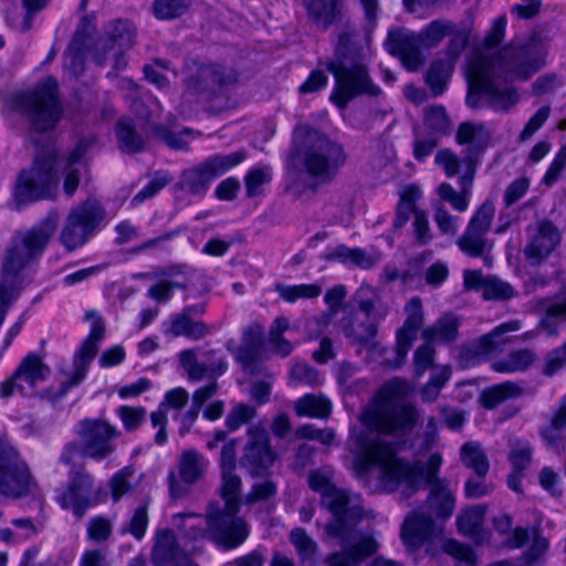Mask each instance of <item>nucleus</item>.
Listing matches in <instances>:
<instances>
[{"mask_svg": "<svg viewBox=\"0 0 566 566\" xmlns=\"http://www.w3.org/2000/svg\"><path fill=\"white\" fill-rule=\"evenodd\" d=\"M409 385L394 378L385 382L359 415L361 429H353L349 441L354 453L356 476L370 484L377 479V489L391 493L401 491L410 496L418 488L424 469L420 461L408 462L397 455L398 443L387 437L408 434L419 420L416 406L407 400Z\"/></svg>", "mask_w": 566, "mask_h": 566, "instance_id": "obj_1", "label": "nucleus"}, {"mask_svg": "<svg viewBox=\"0 0 566 566\" xmlns=\"http://www.w3.org/2000/svg\"><path fill=\"white\" fill-rule=\"evenodd\" d=\"M505 27L506 19L496 18L483 48L475 50L468 62L467 104L470 107H478L483 99L495 111H507L517 102L516 92L507 81L514 77L526 80L542 65L538 60L530 61L524 49L505 48L496 54L493 52L504 38Z\"/></svg>", "mask_w": 566, "mask_h": 566, "instance_id": "obj_2", "label": "nucleus"}, {"mask_svg": "<svg viewBox=\"0 0 566 566\" xmlns=\"http://www.w3.org/2000/svg\"><path fill=\"white\" fill-rule=\"evenodd\" d=\"M333 471L324 468L314 470L308 475L310 488L321 494L322 503L333 515V521L325 527L327 537L336 539L342 552L334 553L327 559L328 566H357L373 555L377 542L361 534L355 525L364 517L363 499L359 494L336 488Z\"/></svg>", "mask_w": 566, "mask_h": 566, "instance_id": "obj_3", "label": "nucleus"}, {"mask_svg": "<svg viewBox=\"0 0 566 566\" xmlns=\"http://www.w3.org/2000/svg\"><path fill=\"white\" fill-rule=\"evenodd\" d=\"M241 479L234 471L222 472L221 496L223 505L211 503L206 513V527L201 517L189 513L174 516V524L185 532V536L197 541L208 535L218 545L231 549L240 546L249 536L247 522L237 516Z\"/></svg>", "mask_w": 566, "mask_h": 566, "instance_id": "obj_4", "label": "nucleus"}, {"mask_svg": "<svg viewBox=\"0 0 566 566\" xmlns=\"http://www.w3.org/2000/svg\"><path fill=\"white\" fill-rule=\"evenodd\" d=\"M91 143V139L82 138L67 158L59 160L55 153L49 151L36 157L30 168L21 170L13 191L17 208L53 198L59 185L57 167L63 168L64 192L74 195L83 168L82 159Z\"/></svg>", "mask_w": 566, "mask_h": 566, "instance_id": "obj_5", "label": "nucleus"}, {"mask_svg": "<svg viewBox=\"0 0 566 566\" xmlns=\"http://www.w3.org/2000/svg\"><path fill=\"white\" fill-rule=\"evenodd\" d=\"M343 147L311 129L300 125L293 136L291 165L307 174L316 182L331 181L345 164Z\"/></svg>", "mask_w": 566, "mask_h": 566, "instance_id": "obj_6", "label": "nucleus"}, {"mask_svg": "<svg viewBox=\"0 0 566 566\" xmlns=\"http://www.w3.org/2000/svg\"><path fill=\"white\" fill-rule=\"evenodd\" d=\"M350 42V35L342 33L335 50L336 59L326 64L327 70L334 75L336 87L331 95V99L340 108L358 94H369L376 96L380 90L371 83L366 67L361 63H353L350 66L345 64V54Z\"/></svg>", "mask_w": 566, "mask_h": 566, "instance_id": "obj_7", "label": "nucleus"}, {"mask_svg": "<svg viewBox=\"0 0 566 566\" xmlns=\"http://www.w3.org/2000/svg\"><path fill=\"white\" fill-rule=\"evenodd\" d=\"M56 92L57 82L50 76L33 91L17 96V108L28 116L35 130L52 129L60 120L62 107Z\"/></svg>", "mask_w": 566, "mask_h": 566, "instance_id": "obj_8", "label": "nucleus"}, {"mask_svg": "<svg viewBox=\"0 0 566 566\" xmlns=\"http://www.w3.org/2000/svg\"><path fill=\"white\" fill-rule=\"evenodd\" d=\"M354 301L366 321L357 325L344 324L343 332L347 337L359 343H367L375 338L378 325L389 314L390 305L377 289L365 283L355 292Z\"/></svg>", "mask_w": 566, "mask_h": 566, "instance_id": "obj_9", "label": "nucleus"}, {"mask_svg": "<svg viewBox=\"0 0 566 566\" xmlns=\"http://www.w3.org/2000/svg\"><path fill=\"white\" fill-rule=\"evenodd\" d=\"M245 157L247 155L242 150L210 156L200 164L184 170L179 181L180 189L195 196H203L213 180L240 165Z\"/></svg>", "mask_w": 566, "mask_h": 566, "instance_id": "obj_10", "label": "nucleus"}, {"mask_svg": "<svg viewBox=\"0 0 566 566\" xmlns=\"http://www.w3.org/2000/svg\"><path fill=\"white\" fill-rule=\"evenodd\" d=\"M104 217L101 205L88 199L72 208L60 233V242L67 251L83 247Z\"/></svg>", "mask_w": 566, "mask_h": 566, "instance_id": "obj_11", "label": "nucleus"}, {"mask_svg": "<svg viewBox=\"0 0 566 566\" xmlns=\"http://www.w3.org/2000/svg\"><path fill=\"white\" fill-rule=\"evenodd\" d=\"M33 486L35 482L18 450L10 442L0 440V494L21 497Z\"/></svg>", "mask_w": 566, "mask_h": 566, "instance_id": "obj_12", "label": "nucleus"}, {"mask_svg": "<svg viewBox=\"0 0 566 566\" xmlns=\"http://www.w3.org/2000/svg\"><path fill=\"white\" fill-rule=\"evenodd\" d=\"M135 36L136 30L130 22L124 20L111 22L103 38L96 43L94 56L96 62L101 65L112 62L114 69H124L127 64L125 52L134 45Z\"/></svg>", "mask_w": 566, "mask_h": 566, "instance_id": "obj_13", "label": "nucleus"}, {"mask_svg": "<svg viewBox=\"0 0 566 566\" xmlns=\"http://www.w3.org/2000/svg\"><path fill=\"white\" fill-rule=\"evenodd\" d=\"M103 497L102 485L95 488L93 475L81 469L70 472L69 485L59 501L63 509L81 517L90 507L102 502Z\"/></svg>", "mask_w": 566, "mask_h": 566, "instance_id": "obj_14", "label": "nucleus"}, {"mask_svg": "<svg viewBox=\"0 0 566 566\" xmlns=\"http://www.w3.org/2000/svg\"><path fill=\"white\" fill-rule=\"evenodd\" d=\"M77 434L84 446V457L102 461L115 451L114 440L119 431L105 421L85 419L77 424Z\"/></svg>", "mask_w": 566, "mask_h": 566, "instance_id": "obj_15", "label": "nucleus"}, {"mask_svg": "<svg viewBox=\"0 0 566 566\" xmlns=\"http://www.w3.org/2000/svg\"><path fill=\"white\" fill-rule=\"evenodd\" d=\"M522 328L518 319L504 322L493 328L490 333L464 344L460 350L459 358L464 366H472L488 359L491 355L501 350L509 339L503 336L507 333L517 332Z\"/></svg>", "mask_w": 566, "mask_h": 566, "instance_id": "obj_16", "label": "nucleus"}, {"mask_svg": "<svg viewBox=\"0 0 566 566\" xmlns=\"http://www.w3.org/2000/svg\"><path fill=\"white\" fill-rule=\"evenodd\" d=\"M85 317L92 323L91 331L74 355L72 373L67 374L66 379L62 382L64 392L77 386L86 377L88 366L94 359L98 345L104 337L105 325L102 318L95 312H87Z\"/></svg>", "mask_w": 566, "mask_h": 566, "instance_id": "obj_17", "label": "nucleus"}, {"mask_svg": "<svg viewBox=\"0 0 566 566\" xmlns=\"http://www.w3.org/2000/svg\"><path fill=\"white\" fill-rule=\"evenodd\" d=\"M49 373L50 369L42 359L38 355L30 354L21 361L12 377L1 384L0 394L3 398L10 397L14 391L30 396Z\"/></svg>", "mask_w": 566, "mask_h": 566, "instance_id": "obj_18", "label": "nucleus"}, {"mask_svg": "<svg viewBox=\"0 0 566 566\" xmlns=\"http://www.w3.org/2000/svg\"><path fill=\"white\" fill-rule=\"evenodd\" d=\"M248 443L242 457L244 465L252 475H261L275 461V453L270 447L266 429L262 424H254L248 429Z\"/></svg>", "mask_w": 566, "mask_h": 566, "instance_id": "obj_19", "label": "nucleus"}, {"mask_svg": "<svg viewBox=\"0 0 566 566\" xmlns=\"http://www.w3.org/2000/svg\"><path fill=\"white\" fill-rule=\"evenodd\" d=\"M386 46L388 52L398 56L409 71L418 70L424 62L420 35L411 30L398 28L389 31Z\"/></svg>", "mask_w": 566, "mask_h": 566, "instance_id": "obj_20", "label": "nucleus"}, {"mask_svg": "<svg viewBox=\"0 0 566 566\" xmlns=\"http://www.w3.org/2000/svg\"><path fill=\"white\" fill-rule=\"evenodd\" d=\"M405 312L407 317L402 327L397 332L396 367L400 366L405 361L412 343L416 339L417 332L423 323L421 300L419 297H412L409 300L405 306Z\"/></svg>", "mask_w": 566, "mask_h": 566, "instance_id": "obj_21", "label": "nucleus"}, {"mask_svg": "<svg viewBox=\"0 0 566 566\" xmlns=\"http://www.w3.org/2000/svg\"><path fill=\"white\" fill-rule=\"evenodd\" d=\"M530 241L525 247V255L531 263H539L546 259L559 243L558 230L548 221H541L528 229Z\"/></svg>", "mask_w": 566, "mask_h": 566, "instance_id": "obj_22", "label": "nucleus"}, {"mask_svg": "<svg viewBox=\"0 0 566 566\" xmlns=\"http://www.w3.org/2000/svg\"><path fill=\"white\" fill-rule=\"evenodd\" d=\"M233 81H235V74L232 70H226L218 64H202L187 78L186 85L188 93L199 94L212 92Z\"/></svg>", "mask_w": 566, "mask_h": 566, "instance_id": "obj_23", "label": "nucleus"}, {"mask_svg": "<svg viewBox=\"0 0 566 566\" xmlns=\"http://www.w3.org/2000/svg\"><path fill=\"white\" fill-rule=\"evenodd\" d=\"M196 552V546L184 544L180 547V542H177L172 532L164 530L157 533L156 542L153 548L151 559L157 566L167 564H180L185 558H189L190 554Z\"/></svg>", "mask_w": 566, "mask_h": 566, "instance_id": "obj_24", "label": "nucleus"}, {"mask_svg": "<svg viewBox=\"0 0 566 566\" xmlns=\"http://www.w3.org/2000/svg\"><path fill=\"white\" fill-rule=\"evenodd\" d=\"M434 531L431 517L415 511L405 520L400 536L409 549H417L434 535Z\"/></svg>", "mask_w": 566, "mask_h": 566, "instance_id": "obj_25", "label": "nucleus"}, {"mask_svg": "<svg viewBox=\"0 0 566 566\" xmlns=\"http://www.w3.org/2000/svg\"><path fill=\"white\" fill-rule=\"evenodd\" d=\"M192 312L201 313V306L186 307L180 314L172 316L169 323L164 326V333L172 337H187L191 340H198L209 334V327L201 321H193L190 315Z\"/></svg>", "mask_w": 566, "mask_h": 566, "instance_id": "obj_26", "label": "nucleus"}, {"mask_svg": "<svg viewBox=\"0 0 566 566\" xmlns=\"http://www.w3.org/2000/svg\"><path fill=\"white\" fill-rule=\"evenodd\" d=\"M457 142L460 145H468L465 160L473 161L474 156L486 149L490 142V133L483 124L465 122L457 132Z\"/></svg>", "mask_w": 566, "mask_h": 566, "instance_id": "obj_27", "label": "nucleus"}, {"mask_svg": "<svg viewBox=\"0 0 566 566\" xmlns=\"http://www.w3.org/2000/svg\"><path fill=\"white\" fill-rule=\"evenodd\" d=\"M179 360L191 381H199L206 376H220L224 374L228 368L223 359L212 360L210 364L199 361L195 349L182 350L179 354Z\"/></svg>", "mask_w": 566, "mask_h": 566, "instance_id": "obj_28", "label": "nucleus"}, {"mask_svg": "<svg viewBox=\"0 0 566 566\" xmlns=\"http://www.w3.org/2000/svg\"><path fill=\"white\" fill-rule=\"evenodd\" d=\"M304 4L313 23L326 30L340 18L344 0H304Z\"/></svg>", "mask_w": 566, "mask_h": 566, "instance_id": "obj_29", "label": "nucleus"}, {"mask_svg": "<svg viewBox=\"0 0 566 566\" xmlns=\"http://www.w3.org/2000/svg\"><path fill=\"white\" fill-rule=\"evenodd\" d=\"M428 504L439 518H449L455 506L454 492L444 480H434L430 485Z\"/></svg>", "mask_w": 566, "mask_h": 566, "instance_id": "obj_30", "label": "nucleus"}, {"mask_svg": "<svg viewBox=\"0 0 566 566\" xmlns=\"http://www.w3.org/2000/svg\"><path fill=\"white\" fill-rule=\"evenodd\" d=\"M537 359L534 350L528 348L515 349L506 356L492 361L491 368L496 373L515 374L527 370Z\"/></svg>", "mask_w": 566, "mask_h": 566, "instance_id": "obj_31", "label": "nucleus"}, {"mask_svg": "<svg viewBox=\"0 0 566 566\" xmlns=\"http://www.w3.org/2000/svg\"><path fill=\"white\" fill-rule=\"evenodd\" d=\"M208 464V460L197 450H185L178 461L180 480L186 484L196 483L203 476Z\"/></svg>", "mask_w": 566, "mask_h": 566, "instance_id": "obj_32", "label": "nucleus"}, {"mask_svg": "<svg viewBox=\"0 0 566 566\" xmlns=\"http://www.w3.org/2000/svg\"><path fill=\"white\" fill-rule=\"evenodd\" d=\"M486 513L485 505H474L462 511L457 518L459 532L478 543L484 541L483 521Z\"/></svg>", "mask_w": 566, "mask_h": 566, "instance_id": "obj_33", "label": "nucleus"}, {"mask_svg": "<svg viewBox=\"0 0 566 566\" xmlns=\"http://www.w3.org/2000/svg\"><path fill=\"white\" fill-rule=\"evenodd\" d=\"M459 326L458 317L452 314H446L437 319L432 326L423 329L422 337L430 344L450 343L458 337Z\"/></svg>", "mask_w": 566, "mask_h": 566, "instance_id": "obj_34", "label": "nucleus"}, {"mask_svg": "<svg viewBox=\"0 0 566 566\" xmlns=\"http://www.w3.org/2000/svg\"><path fill=\"white\" fill-rule=\"evenodd\" d=\"M93 30L92 22L88 19H83L78 24L74 39L66 52V67L74 74L78 75L82 73L84 67L83 54L81 52L82 46L84 45L85 38Z\"/></svg>", "mask_w": 566, "mask_h": 566, "instance_id": "obj_35", "label": "nucleus"}, {"mask_svg": "<svg viewBox=\"0 0 566 566\" xmlns=\"http://www.w3.org/2000/svg\"><path fill=\"white\" fill-rule=\"evenodd\" d=\"M298 417L326 418L332 411V402L324 395L306 394L294 402Z\"/></svg>", "mask_w": 566, "mask_h": 566, "instance_id": "obj_36", "label": "nucleus"}, {"mask_svg": "<svg viewBox=\"0 0 566 566\" xmlns=\"http://www.w3.org/2000/svg\"><path fill=\"white\" fill-rule=\"evenodd\" d=\"M261 328L259 326H250L243 331L242 344L235 349H231L238 361L248 369L250 368L258 357Z\"/></svg>", "mask_w": 566, "mask_h": 566, "instance_id": "obj_37", "label": "nucleus"}, {"mask_svg": "<svg viewBox=\"0 0 566 566\" xmlns=\"http://www.w3.org/2000/svg\"><path fill=\"white\" fill-rule=\"evenodd\" d=\"M542 308L545 311V317L541 321V326L549 334L557 333V326L554 319L566 321V290L553 300H544Z\"/></svg>", "mask_w": 566, "mask_h": 566, "instance_id": "obj_38", "label": "nucleus"}, {"mask_svg": "<svg viewBox=\"0 0 566 566\" xmlns=\"http://www.w3.org/2000/svg\"><path fill=\"white\" fill-rule=\"evenodd\" d=\"M566 429V395L560 398L556 409L554 410L551 421L541 429L542 438L549 444L555 446L563 439Z\"/></svg>", "mask_w": 566, "mask_h": 566, "instance_id": "obj_39", "label": "nucleus"}, {"mask_svg": "<svg viewBox=\"0 0 566 566\" xmlns=\"http://www.w3.org/2000/svg\"><path fill=\"white\" fill-rule=\"evenodd\" d=\"M522 395V388L513 381L495 385L482 394V403L488 409H494L507 399Z\"/></svg>", "mask_w": 566, "mask_h": 566, "instance_id": "obj_40", "label": "nucleus"}, {"mask_svg": "<svg viewBox=\"0 0 566 566\" xmlns=\"http://www.w3.org/2000/svg\"><path fill=\"white\" fill-rule=\"evenodd\" d=\"M461 460L463 464L473 470L476 475H485L489 472L490 463L488 457L478 442L470 441L462 446Z\"/></svg>", "mask_w": 566, "mask_h": 566, "instance_id": "obj_41", "label": "nucleus"}, {"mask_svg": "<svg viewBox=\"0 0 566 566\" xmlns=\"http://www.w3.org/2000/svg\"><path fill=\"white\" fill-rule=\"evenodd\" d=\"M454 23L449 20H434L420 32L423 49L438 46L442 40L454 31Z\"/></svg>", "mask_w": 566, "mask_h": 566, "instance_id": "obj_42", "label": "nucleus"}, {"mask_svg": "<svg viewBox=\"0 0 566 566\" xmlns=\"http://www.w3.org/2000/svg\"><path fill=\"white\" fill-rule=\"evenodd\" d=\"M453 67L454 65L444 60L434 61L430 65L426 75V82L430 86L433 95L438 96L444 92L447 83L452 75Z\"/></svg>", "mask_w": 566, "mask_h": 566, "instance_id": "obj_43", "label": "nucleus"}, {"mask_svg": "<svg viewBox=\"0 0 566 566\" xmlns=\"http://www.w3.org/2000/svg\"><path fill=\"white\" fill-rule=\"evenodd\" d=\"M290 322L286 317H277L271 325L269 333V343L272 349L280 356L286 357L293 352V344L283 337V334L289 331Z\"/></svg>", "mask_w": 566, "mask_h": 566, "instance_id": "obj_44", "label": "nucleus"}, {"mask_svg": "<svg viewBox=\"0 0 566 566\" xmlns=\"http://www.w3.org/2000/svg\"><path fill=\"white\" fill-rule=\"evenodd\" d=\"M451 375L452 369L449 365L436 367L430 379L421 390L422 400L428 402L434 401L439 397L440 390L450 380Z\"/></svg>", "mask_w": 566, "mask_h": 566, "instance_id": "obj_45", "label": "nucleus"}, {"mask_svg": "<svg viewBox=\"0 0 566 566\" xmlns=\"http://www.w3.org/2000/svg\"><path fill=\"white\" fill-rule=\"evenodd\" d=\"M116 135L119 142V147L127 153L140 151L144 147V142L139 135L136 134L132 120L129 118H120L116 126Z\"/></svg>", "mask_w": 566, "mask_h": 566, "instance_id": "obj_46", "label": "nucleus"}, {"mask_svg": "<svg viewBox=\"0 0 566 566\" xmlns=\"http://www.w3.org/2000/svg\"><path fill=\"white\" fill-rule=\"evenodd\" d=\"M457 245L469 256L478 258L484 254L488 241L485 234L467 227L463 234L458 239Z\"/></svg>", "mask_w": 566, "mask_h": 566, "instance_id": "obj_47", "label": "nucleus"}, {"mask_svg": "<svg viewBox=\"0 0 566 566\" xmlns=\"http://www.w3.org/2000/svg\"><path fill=\"white\" fill-rule=\"evenodd\" d=\"M533 447L530 441L513 439L510 441L509 460L513 470L526 471L532 462Z\"/></svg>", "mask_w": 566, "mask_h": 566, "instance_id": "obj_48", "label": "nucleus"}, {"mask_svg": "<svg viewBox=\"0 0 566 566\" xmlns=\"http://www.w3.org/2000/svg\"><path fill=\"white\" fill-rule=\"evenodd\" d=\"M192 0H155L153 12L157 19L171 20L187 12Z\"/></svg>", "mask_w": 566, "mask_h": 566, "instance_id": "obj_49", "label": "nucleus"}, {"mask_svg": "<svg viewBox=\"0 0 566 566\" xmlns=\"http://www.w3.org/2000/svg\"><path fill=\"white\" fill-rule=\"evenodd\" d=\"M291 385H307L311 387L322 384L323 377L321 374L304 363H295L290 370Z\"/></svg>", "mask_w": 566, "mask_h": 566, "instance_id": "obj_50", "label": "nucleus"}, {"mask_svg": "<svg viewBox=\"0 0 566 566\" xmlns=\"http://www.w3.org/2000/svg\"><path fill=\"white\" fill-rule=\"evenodd\" d=\"M272 180V170L268 166L254 167L244 177L247 196L255 197L261 193V187Z\"/></svg>", "mask_w": 566, "mask_h": 566, "instance_id": "obj_51", "label": "nucleus"}, {"mask_svg": "<svg viewBox=\"0 0 566 566\" xmlns=\"http://www.w3.org/2000/svg\"><path fill=\"white\" fill-rule=\"evenodd\" d=\"M291 543L295 546L303 564L312 562L317 545L302 528H295L290 534Z\"/></svg>", "mask_w": 566, "mask_h": 566, "instance_id": "obj_52", "label": "nucleus"}, {"mask_svg": "<svg viewBox=\"0 0 566 566\" xmlns=\"http://www.w3.org/2000/svg\"><path fill=\"white\" fill-rule=\"evenodd\" d=\"M566 367V342L549 350L541 365V371L546 377H553Z\"/></svg>", "mask_w": 566, "mask_h": 566, "instance_id": "obj_53", "label": "nucleus"}, {"mask_svg": "<svg viewBox=\"0 0 566 566\" xmlns=\"http://www.w3.org/2000/svg\"><path fill=\"white\" fill-rule=\"evenodd\" d=\"M116 415L126 431H135L145 422L147 411L142 406H120L117 408Z\"/></svg>", "mask_w": 566, "mask_h": 566, "instance_id": "obj_54", "label": "nucleus"}, {"mask_svg": "<svg viewBox=\"0 0 566 566\" xmlns=\"http://www.w3.org/2000/svg\"><path fill=\"white\" fill-rule=\"evenodd\" d=\"M438 195L459 212H464L469 207L470 190L463 189L458 192L450 184H441L438 188Z\"/></svg>", "mask_w": 566, "mask_h": 566, "instance_id": "obj_55", "label": "nucleus"}, {"mask_svg": "<svg viewBox=\"0 0 566 566\" xmlns=\"http://www.w3.org/2000/svg\"><path fill=\"white\" fill-rule=\"evenodd\" d=\"M412 233L416 243L419 245H426L433 239V231L430 227L428 213L422 209L415 212Z\"/></svg>", "mask_w": 566, "mask_h": 566, "instance_id": "obj_56", "label": "nucleus"}, {"mask_svg": "<svg viewBox=\"0 0 566 566\" xmlns=\"http://www.w3.org/2000/svg\"><path fill=\"white\" fill-rule=\"evenodd\" d=\"M448 36H451V39L446 49L444 61L454 65L469 42V31L458 29L457 25H454V31Z\"/></svg>", "mask_w": 566, "mask_h": 566, "instance_id": "obj_57", "label": "nucleus"}, {"mask_svg": "<svg viewBox=\"0 0 566 566\" xmlns=\"http://www.w3.org/2000/svg\"><path fill=\"white\" fill-rule=\"evenodd\" d=\"M494 205L491 201H485L475 211L467 227L486 235L494 218Z\"/></svg>", "mask_w": 566, "mask_h": 566, "instance_id": "obj_58", "label": "nucleus"}, {"mask_svg": "<svg viewBox=\"0 0 566 566\" xmlns=\"http://www.w3.org/2000/svg\"><path fill=\"white\" fill-rule=\"evenodd\" d=\"M433 220L439 231L444 235L454 237L460 228L461 219L452 216L443 206H438L434 210Z\"/></svg>", "mask_w": 566, "mask_h": 566, "instance_id": "obj_59", "label": "nucleus"}, {"mask_svg": "<svg viewBox=\"0 0 566 566\" xmlns=\"http://www.w3.org/2000/svg\"><path fill=\"white\" fill-rule=\"evenodd\" d=\"M514 296L513 287L494 276L486 277L483 297L486 300H506Z\"/></svg>", "mask_w": 566, "mask_h": 566, "instance_id": "obj_60", "label": "nucleus"}, {"mask_svg": "<svg viewBox=\"0 0 566 566\" xmlns=\"http://www.w3.org/2000/svg\"><path fill=\"white\" fill-rule=\"evenodd\" d=\"M133 474V468L125 467L116 472L109 480L111 493L115 502L119 501L130 490L129 480Z\"/></svg>", "mask_w": 566, "mask_h": 566, "instance_id": "obj_61", "label": "nucleus"}, {"mask_svg": "<svg viewBox=\"0 0 566 566\" xmlns=\"http://www.w3.org/2000/svg\"><path fill=\"white\" fill-rule=\"evenodd\" d=\"M255 416V408L239 403L234 406L226 418V424L230 431H234Z\"/></svg>", "mask_w": 566, "mask_h": 566, "instance_id": "obj_62", "label": "nucleus"}, {"mask_svg": "<svg viewBox=\"0 0 566 566\" xmlns=\"http://www.w3.org/2000/svg\"><path fill=\"white\" fill-rule=\"evenodd\" d=\"M426 125L438 134H446L449 130L450 122L443 106H432L424 115Z\"/></svg>", "mask_w": 566, "mask_h": 566, "instance_id": "obj_63", "label": "nucleus"}, {"mask_svg": "<svg viewBox=\"0 0 566 566\" xmlns=\"http://www.w3.org/2000/svg\"><path fill=\"white\" fill-rule=\"evenodd\" d=\"M566 168V143L560 146L558 151L556 153L553 161L547 168L544 177L543 184L551 187L553 186L559 178L563 170Z\"/></svg>", "mask_w": 566, "mask_h": 566, "instance_id": "obj_64", "label": "nucleus"}]
</instances>
